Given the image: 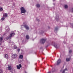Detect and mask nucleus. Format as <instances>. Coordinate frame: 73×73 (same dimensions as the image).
<instances>
[{
  "mask_svg": "<svg viewBox=\"0 0 73 73\" xmlns=\"http://www.w3.org/2000/svg\"><path fill=\"white\" fill-rule=\"evenodd\" d=\"M6 29H7L6 30V31L7 32H9V27H7Z\"/></svg>",
  "mask_w": 73,
  "mask_h": 73,
  "instance_id": "nucleus-16",
  "label": "nucleus"
},
{
  "mask_svg": "<svg viewBox=\"0 0 73 73\" xmlns=\"http://www.w3.org/2000/svg\"><path fill=\"white\" fill-rule=\"evenodd\" d=\"M72 52V50H69V53H70Z\"/></svg>",
  "mask_w": 73,
  "mask_h": 73,
  "instance_id": "nucleus-23",
  "label": "nucleus"
},
{
  "mask_svg": "<svg viewBox=\"0 0 73 73\" xmlns=\"http://www.w3.org/2000/svg\"><path fill=\"white\" fill-rule=\"evenodd\" d=\"M61 62V60L60 59H59L58 61H57V65H59L60 64V63Z\"/></svg>",
  "mask_w": 73,
  "mask_h": 73,
  "instance_id": "nucleus-5",
  "label": "nucleus"
},
{
  "mask_svg": "<svg viewBox=\"0 0 73 73\" xmlns=\"http://www.w3.org/2000/svg\"><path fill=\"white\" fill-rule=\"evenodd\" d=\"M42 59H44V58H42Z\"/></svg>",
  "mask_w": 73,
  "mask_h": 73,
  "instance_id": "nucleus-32",
  "label": "nucleus"
},
{
  "mask_svg": "<svg viewBox=\"0 0 73 73\" xmlns=\"http://www.w3.org/2000/svg\"><path fill=\"white\" fill-rule=\"evenodd\" d=\"M20 9L21 11V13H24L26 12V10H25L24 8L23 7L21 8Z\"/></svg>",
  "mask_w": 73,
  "mask_h": 73,
  "instance_id": "nucleus-1",
  "label": "nucleus"
},
{
  "mask_svg": "<svg viewBox=\"0 0 73 73\" xmlns=\"http://www.w3.org/2000/svg\"><path fill=\"white\" fill-rule=\"evenodd\" d=\"M29 29V27H28V29Z\"/></svg>",
  "mask_w": 73,
  "mask_h": 73,
  "instance_id": "nucleus-29",
  "label": "nucleus"
},
{
  "mask_svg": "<svg viewBox=\"0 0 73 73\" xmlns=\"http://www.w3.org/2000/svg\"><path fill=\"white\" fill-rule=\"evenodd\" d=\"M19 58L21 59H23V55H20L19 56Z\"/></svg>",
  "mask_w": 73,
  "mask_h": 73,
  "instance_id": "nucleus-13",
  "label": "nucleus"
},
{
  "mask_svg": "<svg viewBox=\"0 0 73 73\" xmlns=\"http://www.w3.org/2000/svg\"><path fill=\"white\" fill-rule=\"evenodd\" d=\"M45 41H46V40H45V39H42L40 40V42L41 44H43L45 43Z\"/></svg>",
  "mask_w": 73,
  "mask_h": 73,
  "instance_id": "nucleus-3",
  "label": "nucleus"
},
{
  "mask_svg": "<svg viewBox=\"0 0 73 73\" xmlns=\"http://www.w3.org/2000/svg\"><path fill=\"white\" fill-rule=\"evenodd\" d=\"M17 50H18V52H19V51H20V49L19 48V49H18Z\"/></svg>",
  "mask_w": 73,
  "mask_h": 73,
  "instance_id": "nucleus-26",
  "label": "nucleus"
},
{
  "mask_svg": "<svg viewBox=\"0 0 73 73\" xmlns=\"http://www.w3.org/2000/svg\"><path fill=\"white\" fill-rule=\"evenodd\" d=\"M53 45L56 48H57V44L56 43H52Z\"/></svg>",
  "mask_w": 73,
  "mask_h": 73,
  "instance_id": "nucleus-7",
  "label": "nucleus"
},
{
  "mask_svg": "<svg viewBox=\"0 0 73 73\" xmlns=\"http://www.w3.org/2000/svg\"><path fill=\"white\" fill-rule=\"evenodd\" d=\"M4 56L6 58H8V55L7 54H6Z\"/></svg>",
  "mask_w": 73,
  "mask_h": 73,
  "instance_id": "nucleus-12",
  "label": "nucleus"
},
{
  "mask_svg": "<svg viewBox=\"0 0 73 73\" xmlns=\"http://www.w3.org/2000/svg\"><path fill=\"white\" fill-rule=\"evenodd\" d=\"M36 6L37 7H38V8H39L40 7V5L39 4H37Z\"/></svg>",
  "mask_w": 73,
  "mask_h": 73,
  "instance_id": "nucleus-17",
  "label": "nucleus"
},
{
  "mask_svg": "<svg viewBox=\"0 0 73 73\" xmlns=\"http://www.w3.org/2000/svg\"><path fill=\"white\" fill-rule=\"evenodd\" d=\"M66 61L67 62L70 61V58H66Z\"/></svg>",
  "mask_w": 73,
  "mask_h": 73,
  "instance_id": "nucleus-9",
  "label": "nucleus"
},
{
  "mask_svg": "<svg viewBox=\"0 0 73 73\" xmlns=\"http://www.w3.org/2000/svg\"><path fill=\"white\" fill-rule=\"evenodd\" d=\"M3 38L1 37L0 38V42H1L3 41Z\"/></svg>",
  "mask_w": 73,
  "mask_h": 73,
  "instance_id": "nucleus-15",
  "label": "nucleus"
},
{
  "mask_svg": "<svg viewBox=\"0 0 73 73\" xmlns=\"http://www.w3.org/2000/svg\"><path fill=\"white\" fill-rule=\"evenodd\" d=\"M3 73V71L2 69H0V73Z\"/></svg>",
  "mask_w": 73,
  "mask_h": 73,
  "instance_id": "nucleus-19",
  "label": "nucleus"
},
{
  "mask_svg": "<svg viewBox=\"0 0 73 73\" xmlns=\"http://www.w3.org/2000/svg\"><path fill=\"white\" fill-rule=\"evenodd\" d=\"M36 20H37V21H39V19H36Z\"/></svg>",
  "mask_w": 73,
  "mask_h": 73,
  "instance_id": "nucleus-28",
  "label": "nucleus"
},
{
  "mask_svg": "<svg viewBox=\"0 0 73 73\" xmlns=\"http://www.w3.org/2000/svg\"><path fill=\"white\" fill-rule=\"evenodd\" d=\"M8 70H11L12 69V67L11 66L9 65L8 67Z\"/></svg>",
  "mask_w": 73,
  "mask_h": 73,
  "instance_id": "nucleus-8",
  "label": "nucleus"
},
{
  "mask_svg": "<svg viewBox=\"0 0 73 73\" xmlns=\"http://www.w3.org/2000/svg\"><path fill=\"white\" fill-rule=\"evenodd\" d=\"M61 71H62V70H60V72H61Z\"/></svg>",
  "mask_w": 73,
  "mask_h": 73,
  "instance_id": "nucleus-33",
  "label": "nucleus"
},
{
  "mask_svg": "<svg viewBox=\"0 0 73 73\" xmlns=\"http://www.w3.org/2000/svg\"><path fill=\"white\" fill-rule=\"evenodd\" d=\"M0 8V11H3V8Z\"/></svg>",
  "mask_w": 73,
  "mask_h": 73,
  "instance_id": "nucleus-22",
  "label": "nucleus"
},
{
  "mask_svg": "<svg viewBox=\"0 0 73 73\" xmlns=\"http://www.w3.org/2000/svg\"><path fill=\"white\" fill-rule=\"evenodd\" d=\"M17 54H14L12 55V58H13V59H15L16 57H17Z\"/></svg>",
  "mask_w": 73,
  "mask_h": 73,
  "instance_id": "nucleus-4",
  "label": "nucleus"
},
{
  "mask_svg": "<svg viewBox=\"0 0 73 73\" xmlns=\"http://www.w3.org/2000/svg\"><path fill=\"white\" fill-rule=\"evenodd\" d=\"M1 44H0V45H1Z\"/></svg>",
  "mask_w": 73,
  "mask_h": 73,
  "instance_id": "nucleus-31",
  "label": "nucleus"
},
{
  "mask_svg": "<svg viewBox=\"0 0 73 73\" xmlns=\"http://www.w3.org/2000/svg\"><path fill=\"white\" fill-rule=\"evenodd\" d=\"M64 7L65 8H67L68 7V5H65L64 6Z\"/></svg>",
  "mask_w": 73,
  "mask_h": 73,
  "instance_id": "nucleus-20",
  "label": "nucleus"
},
{
  "mask_svg": "<svg viewBox=\"0 0 73 73\" xmlns=\"http://www.w3.org/2000/svg\"><path fill=\"white\" fill-rule=\"evenodd\" d=\"M54 72V71H52V72Z\"/></svg>",
  "mask_w": 73,
  "mask_h": 73,
  "instance_id": "nucleus-30",
  "label": "nucleus"
},
{
  "mask_svg": "<svg viewBox=\"0 0 73 73\" xmlns=\"http://www.w3.org/2000/svg\"><path fill=\"white\" fill-rule=\"evenodd\" d=\"M26 38L27 39H28V35H27L26 36Z\"/></svg>",
  "mask_w": 73,
  "mask_h": 73,
  "instance_id": "nucleus-27",
  "label": "nucleus"
},
{
  "mask_svg": "<svg viewBox=\"0 0 73 73\" xmlns=\"http://www.w3.org/2000/svg\"><path fill=\"white\" fill-rule=\"evenodd\" d=\"M72 9H73V8H72Z\"/></svg>",
  "mask_w": 73,
  "mask_h": 73,
  "instance_id": "nucleus-34",
  "label": "nucleus"
},
{
  "mask_svg": "<svg viewBox=\"0 0 73 73\" xmlns=\"http://www.w3.org/2000/svg\"><path fill=\"white\" fill-rule=\"evenodd\" d=\"M14 48L15 49H16V48H17V47H16V46H14Z\"/></svg>",
  "mask_w": 73,
  "mask_h": 73,
  "instance_id": "nucleus-25",
  "label": "nucleus"
},
{
  "mask_svg": "<svg viewBox=\"0 0 73 73\" xmlns=\"http://www.w3.org/2000/svg\"><path fill=\"white\" fill-rule=\"evenodd\" d=\"M15 35V33H11L9 37V38H6V39H8L9 38H11V37H12V36H13Z\"/></svg>",
  "mask_w": 73,
  "mask_h": 73,
  "instance_id": "nucleus-2",
  "label": "nucleus"
},
{
  "mask_svg": "<svg viewBox=\"0 0 73 73\" xmlns=\"http://www.w3.org/2000/svg\"><path fill=\"white\" fill-rule=\"evenodd\" d=\"M4 19H5V18H4V17H3L1 18V20L3 21V20H4Z\"/></svg>",
  "mask_w": 73,
  "mask_h": 73,
  "instance_id": "nucleus-21",
  "label": "nucleus"
},
{
  "mask_svg": "<svg viewBox=\"0 0 73 73\" xmlns=\"http://www.w3.org/2000/svg\"><path fill=\"white\" fill-rule=\"evenodd\" d=\"M7 16H8V14H7L5 13L3 14V17H7Z\"/></svg>",
  "mask_w": 73,
  "mask_h": 73,
  "instance_id": "nucleus-10",
  "label": "nucleus"
},
{
  "mask_svg": "<svg viewBox=\"0 0 73 73\" xmlns=\"http://www.w3.org/2000/svg\"><path fill=\"white\" fill-rule=\"evenodd\" d=\"M24 27L26 29H28V26L26 25H24Z\"/></svg>",
  "mask_w": 73,
  "mask_h": 73,
  "instance_id": "nucleus-14",
  "label": "nucleus"
},
{
  "mask_svg": "<svg viewBox=\"0 0 73 73\" xmlns=\"http://www.w3.org/2000/svg\"><path fill=\"white\" fill-rule=\"evenodd\" d=\"M28 39H29V36L28 35Z\"/></svg>",
  "mask_w": 73,
  "mask_h": 73,
  "instance_id": "nucleus-24",
  "label": "nucleus"
},
{
  "mask_svg": "<svg viewBox=\"0 0 73 73\" xmlns=\"http://www.w3.org/2000/svg\"><path fill=\"white\" fill-rule=\"evenodd\" d=\"M67 69L66 68H65L64 70H63L62 73H65V72L66 70H67Z\"/></svg>",
  "mask_w": 73,
  "mask_h": 73,
  "instance_id": "nucleus-11",
  "label": "nucleus"
},
{
  "mask_svg": "<svg viewBox=\"0 0 73 73\" xmlns=\"http://www.w3.org/2000/svg\"><path fill=\"white\" fill-rule=\"evenodd\" d=\"M22 66L21 64H19V65L17 66V68L18 69H20V68H22Z\"/></svg>",
  "mask_w": 73,
  "mask_h": 73,
  "instance_id": "nucleus-6",
  "label": "nucleus"
},
{
  "mask_svg": "<svg viewBox=\"0 0 73 73\" xmlns=\"http://www.w3.org/2000/svg\"><path fill=\"white\" fill-rule=\"evenodd\" d=\"M57 30H58V28L57 27H56L55 28L54 32H55V31H56Z\"/></svg>",
  "mask_w": 73,
  "mask_h": 73,
  "instance_id": "nucleus-18",
  "label": "nucleus"
}]
</instances>
